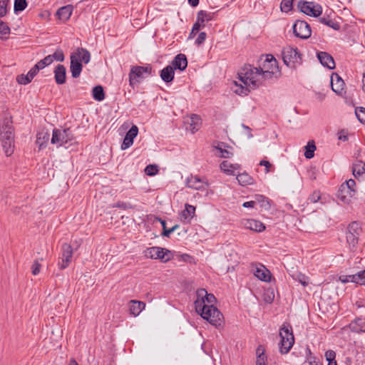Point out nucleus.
Wrapping results in <instances>:
<instances>
[{
    "mask_svg": "<svg viewBox=\"0 0 365 365\" xmlns=\"http://www.w3.org/2000/svg\"><path fill=\"white\" fill-rule=\"evenodd\" d=\"M264 63H267V67L272 71H263L261 67L256 68L251 65L245 66L238 73L240 80L245 85V87L242 86L239 92L236 91L237 93L247 95L250 89H255L259 87V78L263 75L264 78L271 77L274 73L273 68H277V61L275 58L269 54L267 55V58ZM264 67H267L266 64Z\"/></svg>",
    "mask_w": 365,
    "mask_h": 365,
    "instance_id": "nucleus-1",
    "label": "nucleus"
},
{
    "mask_svg": "<svg viewBox=\"0 0 365 365\" xmlns=\"http://www.w3.org/2000/svg\"><path fill=\"white\" fill-rule=\"evenodd\" d=\"M205 297H206L205 289H199L196 291V299L194 302L196 312L215 327L222 326L223 322L222 314L213 304H206Z\"/></svg>",
    "mask_w": 365,
    "mask_h": 365,
    "instance_id": "nucleus-2",
    "label": "nucleus"
},
{
    "mask_svg": "<svg viewBox=\"0 0 365 365\" xmlns=\"http://www.w3.org/2000/svg\"><path fill=\"white\" fill-rule=\"evenodd\" d=\"M14 128L12 125L11 118H5L0 127V139L4 153L10 156L14 150Z\"/></svg>",
    "mask_w": 365,
    "mask_h": 365,
    "instance_id": "nucleus-3",
    "label": "nucleus"
},
{
    "mask_svg": "<svg viewBox=\"0 0 365 365\" xmlns=\"http://www.w3.org/2000/svg\"><path fill=\"white\" fill-rule=\"evenodd\" d=\"M70 59L71 76L73 78H77L80 76L83 69L82 62L85 64L88 63L91 60V53L86 48H77L74 52L71 53Z\"/></svg>",
    "mask_w": 365,
    "mask_h": 365,
    "instance_id": "nucleus-4",
    "label": "nucleus"
},
{
    "mask_svg": "<svg viewBox=\"0 0 365 365\" xmlns=\"http://www.w3.org/2000/svg\"><path fill=\"white\" fill-rule=\"evenodd\" d=\"M279 351L282 354H287L294 344L292 327L289 323L284 322L279 329Z\"/></svg>",
    "mask_w": 365,
    "mask_h": 365,
    "instance_id": "nucleus-5",
    "label": "nucleus"
},
{
    "mask_svg": "<svg viewBox=\"0 0 365 365\" xmlns=\"http://www.w3.org/2000/svg\"><path fill=\"white\" fill-rule=\"evenodd\" d=\"M152 66L148 64L145 66H133L129 73V85L133 88L140 83L142 80L152 75Z\"/></svg>",
    "mask_w": 365,
    "mask_h": 365,
    "instance_id": "nucleus-6",
    "label": "nucleus"
},
{
    "mask_svg": "<svg viewBox=\"0 0 365 365\" xmlns=\"http://www.w3.org/2000/svg\"><path fill=\"white\" fill-rule=\"evenodd\" d=\"M284 63L291 68H295L302 63V54L297 48L287 46L282 51Z\"/></svg>",
    "mask_w": 365,
    "mask_h": 365,
    "instance_id": "nucleus-7",
    "label": "nucleus"
},
{
    "mask_svg": "<svg viewBox=\"0 0 365 365\" xmlns=\"http://www.w3.org/2000/svg\"><path fill=\"white\" fill-rule=\"evenodd\" d=\"M362 232V229L357 222H351L346 232V242L351 252H354L357 249L359 238Z\"/></svg>",
    "mask_w": 365,
    "mask_h": 365,
    "instance_id": "nucleus-8",
    "label": "nucleus"
},
{
    "mask_svg": "<svg viewBox=\"0 0 365 365\" xmlns=\"http://www.w3.org/2000/svg\"><path fill=\"white\" fill-rule=\"evenodd\" d=\"M73 139V134L69 128L63 130L54 128L51 142L52 144H56L58 147L71 142Z\"/></svg>",
    "mask_w": 365,
    "mask_h": 365,
    "instance_id": "nucleus-9",
    "label": "nucleus"
},
{
    "mask_svg": "<svg viewBox=\"0 0 365 365\" xmlns=\"http://www.w3.org/2000/svg\"><path fill=\"white\" fill-rule=\"evenodd\" d=\"M144 256L147 258L160 259L166 262L172 257L171 252L165 248L160 247H151L143 252Z\"/></svg>",
    "mask_w": 365,
    "mask_h": 365,
    "instance_id": "nucleus-10",
    "label": "nucleus"
},
{
    "mask_svg": "<svg viewBox=\"0 0 365 365\" xmlns=\"http://www.w3.org/2000/svg\"><path fill=\"white\" fill-rule=\"evenodd\" d=\"M299 10L309 16L319 17L322 14V7L313 1H299L297 4Z\"/></svg>",
    "mask_w": 365,
    "mask_h": 365,
    "instance_id": "nucleus-11",
    "label": "nucleus"
},
{
    "mask_svg": "<svg viewBox=\"0 0 365 365\" xmlns=\"http://www.w3.org/2000/svg\"><path fill=\"white\" fill-rule=\"evenodd\" d=\"M294 34L302 39H307L312 35V29L309 24L302 20H297L293 26Z\"/></svg>",
    "mask_w": 365,
    "mask_h": 365,
    "instance_id": "nucleus-12",
    "label": "nucleus"
},
{
    "mask_svg": "<svg viewBox=\"0 0 365 365\" xmlns=\"http://www.w3.org/2000/svg\"><path fill=\"white\" fill-rule=\"evenodd\" d=\"M73 256V247L68 243H63L61 247V254L58 258V265L61 269L67 268Z\"/></svg>",
    "mask_w": 365,
    "mask_h": 365,
    "instance_id": "nucleus-13",
    "label": "nucleus"
},
{
    "mask_svg": "<svg viewBox=\"0 0 365 365\" xmlns=\"http://www.w3.org/2000/svg\"><path fill=\"white\" fill-rule=\"evenodd\" d=\"M186 186L197 190H205L209 186V184L205 182L198 175H190V176L186 179Z\"/></svg>",
    "mask_w": 365,
    "mask_h": 365,
    "instance_id": "nucleus-14",
    "label": "nucleus"
},
{
    "mask_svg": "<svg viewBox=\"0 0 365 365\" xmlns=\"http://www.w3.org/2000/svg\"><path fill=\"white\" fill-rule=\"evenodd\" d=\"M138 133V127L133 125L125 134L123 143L121 144L122 150H126L133 145V140L137 136Z\"/></svg>",
    "mask_w": 365,
    "mask_h": 365,
    "instance_id": "nucleus-15",
    "label": "nucleus"
},
{
    "mask_svg": "<svg viewBox=\"0 0 365 365\" xmlns=\"http://www.w3.org/2000/svg\"><path fill=\"white\" fill-rule=\"evenodd\" d=\"M317 57L323 66L327 67L329 69H334L335 68L334 58L329 53L325 51H319L317 53Z\"/></svg>",
    "mask_w": 365,
    "mask_h": 365,
    "instance_id": "nucleus-16",
    "label": "nucleus"
},
{
    "mask_svg": "<svg viewBox=\"0 0 365 365\" xmlns=\"http://www.w3.org/2000/svg\"><path fill=\"white\" fill-rule=\"evenodd\" d=\"M348 327L352 332L365 333V318L356 317L349 323Z\"/></svg>",
    "mask_w": 365,
    "mask_h": 365,
    "instance_id": "nucleus-17",
    "label": "nucleus"
},
{
    "mask_svg": "<svg viewBox=\"0 0 365 365\" xmlns=\"http://www.w3.org/2000/svg\"><path fill=\"white\" fill-rule=\"evenodd\" d=\"M170 66H173L174 70L178 69L181 71L185 70L187 66V59L186 56L183 53L176 55L172 61Z\"/></svg>",
    "mask_w": 365,
    "mask_h": 365,
    "instance_id": "nucleus-18",
    "label": "nucleus"
},
{
    "mask_svg": "<svg viewBox=\"0 0 365 365\" xmlns=\"http://www.w3.org/2000/svg\"><path fill=\"white\" fill-rule=\"evenodd\" d=\"M54 79L58 85L64 84L66 81V68L62 64H58L54 71Z\"/></svg>",
    "mask_w": 365,
    "mask_h": 365,
    "instance_id": "nucleus-19",
    "label": "nucleus"
},
{
    "mask_svg": "<svg viewBox=\"0 0 365 365\" xmlns=\"http://www.w3.org/2000/svg\"><path fill=\"white\" fill-rule=\"evenodd\" d=\"M50 139V133L48 130L42 129L36 134V143L38 145V149L42 150L46 147Z\"/></svg>",
    "mask_w": 365,
    "mask_h": 365,
    "instance_id": "nucleus-20",
    "label": "nucleus"
},
{
    "mask_svg": "<svg viewBox=\"0 0 365 365\" xmlns=\"http://www.w3.org/2000/svg\"><path fill=\"white\" fill-rule=\"evenodd\" d=\"M145 303L138 300H130L129 302V311L131 315L137 317L145 309Z\"/></svg>",
    "mask_w": 365,
    "mask_h": 365,
    "instance_id": "nucleus-21",
    "label": "nucleus"
},
{
    "mask_svg": "<svg viewBox=\"0 0 365 365\" xmlns=\"http://www.w3.org/2000/svg\"><path fill=\"white\" fill-rule=\"evenodd\" d=\"M175 70L170 65L165 66L160 72V76L162 80L166 83H171L174 79Z\"/></svg>",
    "mask_w": 365,
    "mask_h": 365,
    "instance_id": "nucleus-22",
    "label": "nucleus"
},
{
    "mask_svg": "<svg viewBox=\"0 0 365 365\" xmlns=\"http://www.w3.org/2000/svg\"><path fill=\"white\" fill-rule=\"evenodd\" d=\"M73 7L72 5H66L61 7L56 11V16L60 20L66 21L72 14Z\"/></svg>",
    "mask_w": 365,
    "mask_h": 365,
    "instance_id": "nucleus-23",
    "label": "nucleus"
},
{
    "mask_svg": "<svg viewBox=\"0 0 365 365\" xmlns=\"http://www.w3.org/2000/svg\"><path fill=\"white\" fill-rule=\"evenodd\" d=\"M352 173L356 178L365 180V163L359 160L353 164Z\"/></svg>",
    "mask_w": 365,
    "mask_h": 365,
    "instance_id": "nucleus-24",
    "label": "nucleus"
},
{
    "mask_svg": "<svg viewBox=\"0 0 365 365\" xmlns=\"http://www.w3.org/2000/svg\"><path fill=\"white\" fill-rule=\"evenodd\" d=\"M246 228L250 229L257 232H261L265 230V225L260 221L250 219L247 220L245 224Z\"/></svg>",
    "mask_w": 365,
    "mask_h": 365,
    "instance_id": "nucleus-25",
    "label": "nucleus"
},
{
    "mask_svg": "<svg viewBox=\"0 0 365 365\" xmlns=\"http://www.w3.org/2000/svg\"><path fill=\"white\" fill-rule=\"evenodd\" d=\"M319 21L335 31H339L341 28L339 23L332 20L331 16L326 13L323 16L319 18Z\"/></svg>",
    "mask_w": 365,
    "mask_h": 365,
    "instance_id": "nucleus-26",
    "label": "nucleus"
},
{
    "mask_svg": "<svg viewBox=\"0 0 365 365\" xmlns=\"http://www.w3.org/2000/svg\"><path fill=\"white\" fill-rule=\"evenodd\" d=\"M255 275L260 280L264 282H270L271 274L270 272L263 265L261 267H257L255 272Z\"/></svg>",
    "mask_w": 365,
    "mask_h": 365,
    "instance_id": "nucleus-27",
    "label": "nucleus"
},
{
    "mask_svg": "<svg viewBox=\"0 0 365 365\" xmlns=\"http://www.w3.org/2000/svg\"><path fill=\"white\" fill-rule=\"evenodd\" d=\"M195 213V207L186 204L185 209L180 212L181 221L190 220L193 218Z\"/></svg>",
    "mask_w": 365,
    "mask_h": 365,
    "instance_id": "nucleus-28",
    "label": "nucleus"
},
{
    "mask_svg": "<svg viewBox=\"0 0 365 365\" xmlns=\"http://www.w3.org/2000/svg\"><path fill=\"white\" fill-rule=\"evenodd\" d=\"M267 364V356L265 354V348L263 345L259 344L256 349V362L255 364Z\"/></svg>",
    "mask_w": 365,
    "mask_h": 365,
    "instance_id": "nucleus-29",
    "label": "nucleus"
},
{
    "mask_svg": "<svg viewBox=\"0 0 365 365\" xmlns=\"http://www.w3.org/2000/svg\"><path fill=\"white\" fill-rule=\"evenodd\" d=\"M237 180L239 184L242 186L252 185L255 181L253 178L245 172L238 174L237 176Z\"/></svg>",
    "mask_w": 365,
    "mask_h": 365,
    "instance_id": "nucleus-30",
    "label": "nucleus"
},
{
    "mask_svg": "<svg viewBox=\"0 0 365 365\" xmlns=\"http://www.w3.org/2000/svg\"><path fill=\"white\" fill-rule=\"evenodd\" d=\"M214 14L213 13H208L205 11L200 10L197 12V17L198 18V21H200L202 24V26L205 27V22H207L209 21H211L213 18Z\"/></svg>",
    "mask_w": 365,
    "mask_h": 365,
    "instance_id": "nucleus-31",
    "label": "nucleus"
},
{
    "mask_svg": "<svg viewBox=\"0 0 365 365\" xmlns=\"http://www.w3.org/2000/svg\"><path fill=\"white\" fill-rule=\"evenodd\" d=\"M92 96L97 101H102L105 98V92L102 86H96L92 91Z\"/></svg>",
    "mask_w": 365,
    "mask_h": 365,
    "instance_id": "nucleus-32",
    "label": "nucleus"
},
{
    "mask_svg": "<svg viewBox=\"0 0 365 365\" xmlns=\"http://www.w3.org/2000/svg\"><path fill=\"white\" fill-rule=\"evenodd\" d=\"M356 182L353 179L346 180L345 183L341 184V190L343 191H347L352 195H355L356 190H355Z\"/></svg>",
    "mask_w": 365,
    "mask_h": 365,
    "instance_id": "nucleus-33",
    "label": "nucleus"
},
{
    "mask_svg": "<svg viewBox=\"0 0 365 365\" xmlns=\"http://www.w3.org/2000/svg\"><path fill=\"white\" fill-rule=\"evenodd\" d=\"M336 78L335 83L333 82V78L331 79V88L336 93H341L344 88V82L337 74L336 75Z\"/></svg>",
    "mask_w": 365,
    "mask_h": 365,
    "instance_id": "nucleus-34",
    "label": "nucleus"
},
{
    "mask_svg": "<svg viewBox=\"0 0 365 365\" xmlns=\"http://www.w3.org/2000/svg\"><path fill=\"white\" fill-rule=\"evenodd\" d=\"M316 145L314 140H309L305 146L304 156L307 159H311L314 155Z\"/></svg>",
    "mask_w": 365,
    "mask_h": 365,
    "instance_id": "nucleus-35",
    "label": "nucleus"
},
{
    "mask_svg": "<svg viewBox=\"0 0 365 365\" xmlns=\"http://www.w3.org/2000/svg\"><path fill=\"white\" fill-rule=\"evenodd\" d=\"M10 31L8 24L0 19V38L2 40L8 39Z\"/></svg>",
    "mask_w": 365,
    "mask_h": 365,
    "instance_id": "nucleus-36",
    "label": "nucleus"
},
{
    "mask_svg": "<svg viewBox=\"0 0 365 365\" xmlns=\"http://www.w3.org/2000/svg\"><path fill=\"white\" fill-rule=\"evenodd\" d=\"M354 196V195H351L347 191L342 192L341 185L340 186V187L338 190V193H337V197L340 200H341L342 202H344L345 203H349V202L351 201V199Z\"/></svg>",
    "mask_w": 365,
    "mask_h": 365,
    "instance_id": "nucleus-37",
    "label": "nucleus"
},
{
    "mask_svg": "<svg viewBox=\"0 0 365 365\" xmlns=\"http://www.w3.org/2000/svg\"><path fill=\"white\" fill-rule=\"evenodd\" d=\"M26 0H14V10L15 13L23 11L27 7Z\"/></svg>",
    "mask_w": 365,
    "mask_h": 365,
    "instance_id": "nucleus-38",
    "label": "nucleus"
},
{
    "mask_svg": "<svg viewBox=\"0 0 365 365\" xmlns=\"http://www.w3.org/2000/svg\"><path fill=\"white\" fill-rule=\"evenodd\" d=\"M325 358L328 362L327 365H337L336 361V352L333 350H328L325 352Z\"/></svg>",
    "mask_w": 365,
    "mask_h": 365,
    "instance_id": "nucleus-39",
    "label": "nucleus"
},
{
    "mask_svg": "<svg viewBox=\"0 0 365 365\" xmlns=\"http://www.w3.org/2000/svg\"><path fill=\"white\" fill-rule=\"evenodd\" d=\"M220 169L227 175H233V170L231 168L233 167V164H231L227 160L222 161L220 165Z\"/></svg>",
    "mask_w": 365,
    "mask_h": 365,
    "instance_id": "nucleus-40",
    "label": "nucleus"
},
{
    "mask_svg": "<svg viewBox=\"0 0 365 365\" xmlns=\"http://www.w3.org/2000/svg\"><path fill=\"white\" fill-rule=\"evenodd\" d=\"M294 0H282L280 9L282 12L287 13L293 8Z\"/></svg>",
    "mask_w": 365,
    "mask_h": 365,
    "instance_id": "nucleus-41",
    "label": "nucleus"
},
{
    "mask_svg": "<svg viewBox=\"0 0 365 365\" xmlns=\"http://www.w3.org/2000/svg\"><path fill=\"white\" fill-rule=\"evenodd\" d=\"M215 148L217 150H219L220 152V158H230L231 157H232L233 155V153L232 152H230V150L225 149V148H223L220 146V144H218L217 146H215Z\"/></svg>",
    "mask_w": 365,
    "mask_h": 365,
    "instance_id": "nucleus-42",
    "label": "nucleus"
},
{
    "mask_svg": "<svg viewBox=\"0 0 365 365\" xmlns=\"http://www.w3.org/2000/svg\"><path fill=\"white\" fill-rule=\"evenodd\" d=\"M351 278L354 279L356 284H365V269L355 274Z\"/></svg>",
    "mask_w": 365,
    "mask_h": 365,
    "instance_id": "nucleus-43",
    "label": "nucleus"
},
{
    "mask_svg": "<svg viewBox=\"0 0 365 365\" xmlns=\"http://www.w3.org/2000/svg\"><path fill=\"white\" fill-rule=\"evenodd\" d=\"M355 113L358 120L361 123H365V108L357 107L355 109Z\"/></svg>",
    "mask_w": 365,
    "mask_h": 365,
    "instance_id": "nucleus-44",
    "label": "nucleus"
},
{
    "mask_svg": "<svg viewBox=\"0 0 365 365\" xmlns=\"http://www.w3.org/2000/svg\"><path fill=\"white\" fill-rule=\"evenodd\" d=\"M145 173L147 175L153 176L158 173V168L155 165H148L145 167Z\"/></svg>",
    "mask_w": 365,
    "mask_h": 365,
    "instance_id": "nucleus-45",
    "label": "nucleus"
},
{
    "mask_svg": "<svg viewBox=\"0 0 365 365\" xmlns=\"http://www.w3.org/2000/svg\"><path fill=\"white\" fill-rule=\"evenodd\" d=\"M113 207H118L122 210H128V209H133L134 206L131 205L130 202H118L115 204L113 205Z\"/></svg>",
    "mask_w": 365,
    "mask_h": 365,
    "instance_id": "nucleus-46",
    "label": "nucleus"
},
{
    "mask_svg": "<svg viewBox=\"0 0 365 365\" xmlns=\"http://www.w3.org/2000/svg\"><path fill=\"white\" fill-rule=\"evenodd\" d=\"M53 61L63 62L65 59L64 53L61 49H57L53 54L51 55Z\"/></svg>",
    "mask_w": 365,
    "mask_h": 365,
    "instance_id": "nucleus-47",
    "label": "nucleus"
},
{
    "mask_svg": "<svg viewBox=\"0 0 365 365\" xmlns=\"http://www.w3.org/2000/svg\"><path fill=\"white\" fill-rule=\"evenodd\" d=\"M16 81L19 84L26 85L31 81V79H30L28 74H26V75L21 74V75L17 76Z\"/></svg>",
    "mask_w": 365,
    "mask_h": 365,
    "instance_id": "nucleus-48",
    "label": "nucleus"
},
{
    "mask_svg": "<svg viewBox=\"0 0 365 365\" xmlns=\"http://www.w3.org/2000/svg\"><path fill=\"white\" fill-rule=\"evenodd\" d=\"M41 264L38 262V260H35L31 266V272L34 275H37L40 272Z\"/></svg>",
    "mask_w": 365,
    "mask_h": 365,
    "instance_id": "nucleus-49",
    "label": "nucleus"
},
{
    "mask_svg": "<svg viewBox=\"0 0 365 365\" xmlns=\"http://www.w3.org/2000/svg\"><path fill=\"white\" fill-rule=\"evenodd\" d=\"M321 198V193L319 191H314L313 193L309 197V200L310 202L316 203Z\"/></svg>",
    "mask_w": 365,
    "mask_h": 365,
    "instance_id": "nucleus-50",
    "label": "nucleus"
},
{
    "mask_svg": "<svg viewBox=\"0 0 365 365\" xmlns=\"http://www.w3.org/2000/svg\"><path fill=\"white\" fill-rule=\"evenodd\" d=\"M354 277V274H350V275H341L339 277V280L342 283H347V282H354L355 283L354 279H352L351 277Z\"/></svg>",
    "mask_w": 365,
    "mask_h": 365,
    "instance_id": "nucleus-51",
    "label": "nucleus"
},
{
    "mask_svg": "<svg viewBox=\"0 0 365 365\" xmlns=\"http://www.w3.org/2000/svg\"><path fill=\"white\" fill-rule=\"evenodd\" d=\"M207 37V34L205 32H200L195 40V43L197 45H201L204 43L205 38Z\"/></svg>",
    "mask_w": 365,
    "mask_h": 365,
    "instance_id": "nucleus-52",
    "label": "nucleus"
},
{
    "mask_svg": "<svg viewBox=\"0 0 365 365\" xmlns=\"http://www.w3.org/2000/svg\"><path fill=\"white\" fill-rule=\"evenodd\" d=\"M259 165L264 166L265 167V173H268L270 172V168L272 166V165L268 161L265 160H260Z\"/></svg>",
    "mask_w": 365,
    "mask_h": 365,
    "instance_id": "nucleus-53",
    "label": "nucleus"
},
{
    "mask_svg": "<svg viewBox=\"0 0 365 365\" xmlns=\"http://www.w3.org/2000/svg\"><path fill=\"white\" fill-rule=\"evenodd\" d=\"M205 297V303L207 302V304H210V305L212 304V303L216 301V298L214 296V294H208L207 292H206V297Z\"/></svg>",
    "mask_w": 365,
    "mask_h": 365,
    "instance_id": "nucleus-54",
    "label": "nucleus"
},
{
    "mask_svg": "<svg viewBox=\"0 0 365 365\" xmlns=\"http://www.w3.org/2000/svg\"><path fill=\"white\" fill-rule=\"evenodd\" d=\"M38 71L39 70H38L37 66H34L29 70L27 74L30 79L32 80L37 75Z\"/></svg>",
    "mask_w": 365,
    "mask_h": 365,
    "instance_id": "nucleus-55",
    "label": "nucleus"
},
{
    "mask_svg": "<svg viewBox=\"0 0 365 365\" xmlns=\"http://www.w3.org/2000/svg\"><path fill=\"white\" fill-rule=\"evenodd\" d=\"M298 281L304 286L306 287L308 285L309 282L307 280V277L304 274H299L298 275Z\"/></svg>",
    "mask_w": 365,
    "mask_h": 365,
    "instance_id": "nucleus-56",
    "label": "nucleus"
},
{
    "mask_svg": "<svg viewBox=\"0 0 365 365\" xmlns=\"http://www.w3.org/2000/svg\"><path fill=\"white\" fill-rule=\"evenodd\" d=\"M201 28H203V27L202 26L201 22L198 21V18L197 17V21L192 26V29L196 32H198Z\"/></svg>",
    "mask_w": 365,
    "mask_h": 365,
    "instance_id": "nucleus-57",
    "label": "nucleus"
},
{
    "mask_svg": "<svg viewBox=\"0 0 365 365\" xmlns=\"http://www.w3.org/2000/svg\"><path fill=\"white\" fill-rule=\"evenodd\" d=\"M42 61H43L46 66L51 64L53 61L51 55L46 56L44 58L42 59Z\"/></svg>",
    "mask_w": 365,
    "mask_h": 365,
    "instance_id": "nucleus-58",
    "label": "nucleus"
},
{
    "mask_svg": "<svg viewBox=\"0 0 365 365\" xmlns=\"http://www.w3.org/2000/svg\"><path fill=\"white\" fill-rule=\"evenodd\" d=\"M309 364V365H314L320 364L322 363L319 361L318 359L316 356H310Z\"/></svg>",
    "mask_w": 365,
    "mask_h": 365,
    "instance_id": "nucleus-59",
    "label": "nucleus"
},
{
    "mask_svg": "<svg viewBox=\"0 0 365 365\" xmlns=\"http://www.w3.org/2000/svg\"><path fill=\"white\" fill-rule=\"evenodd\" d=\"M173 232V230L165 228L163 230L162 235L163 237H169L170 234Z\"/></svg>",
    "mask_w": 365,
    "mask_h": 365,
    "instance_id": "nucleus-60",
    "label": "nucleus"
},
{
    "mask_svg": "<svg viewBox=\"0 0 365 365\" xmlns=\"http://www.w3.org/2000/svg\"><path fill=\"white\" fill-rule=\"evenodd\" d=\"M256 205V202L255 201H247L242 204V206L244 207H254Z\"/></svg>",
    "mask_w": 365,
    "mask_h": 365,
    "instance_id": "nucleus-61",
    "label": "nucleus"
},
{
    "mask_svg": "<svg viewBox=\"0 0 365 365\" xmlns=\"http://www.w3.org/2000/svg\"><path fill=\"white\" fill-rule=\"evenodd\" d=\"M34 66H37V68L38 70H41V69H43L46 67V65L44 64L43 61L42 60L39 61L38 62H37Z\"/></svg>",
    "mask_w": 365,
    "mask_h": 365,
    "instance_id": "nucleus-62",
    "label": "nucleus"
},
{
    "mask_svg": "<svg viewBox=\"0 0 365 365\" xmlns=\"http://www.w3.org/2000/svg\"><path fill=\"white\" fill-rule=\"evenodd\" d=\"M7 14V8L4 6H0V19L4 17Z\"/></svg>",
    "mask_w": 365,
    "mask_h": 365,
    "instance_id": "nucleus-63",
    "label": "nucleus"
},
{
    "mask_svg": "<svg viewBox=\"0 0 365 365\" xmlns=\"http://www.w3.org/2000/svg\"><path fill=\"white\" fill-rule=\"evenodd\" d=\"M189 4L192 6L195 7L199 4V0H187Z\"/></svg>",
    "mask_w": 365,
    "mask_h": 365,
    "instance_id": "nucleus-64",
    "label": "nucleus"
}]
</instances>
